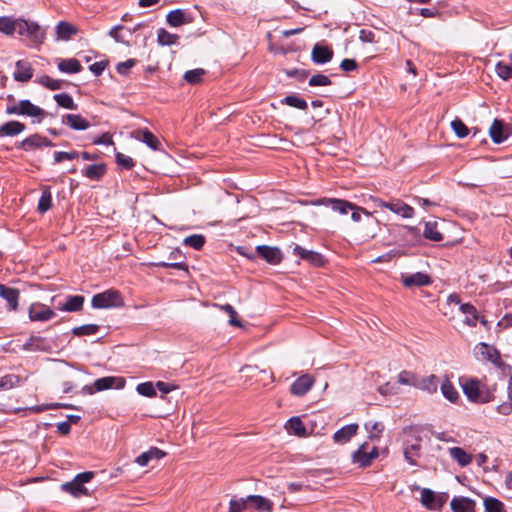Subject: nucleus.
Segmentation results:
<instances>
[{"label":"nucleus","mask_w":512,"mask_h":512,"mask_svg":"<svg viewBox=\"0 0 512 512\" xmlns=\"http://www.w3.org/2000/svg\"><path fill=\"white\" fill-rule=\"evenodd\" d=\"M461 386L464 394L471 402L487 403L492 400V392L482 380L463 378Z\"/></svg>","instance_id":"nucleus-1"},{"label":"nucleus","mask_w":512,"mask_h":512,"mask_svg":"<svg viewBox=\"0 0 512 512\" xmlns=\"http://www.w3.org/2000/svg\"><path fill=\"white\" fill-rule=\"evenodd\" d=\"M7 114L22 115L32 118V123H40L47 113L42 108L34 105L30 100H20L9 103L6 107Z\"/></svg>","instance_id":"nucleus-2"},{"label":"nucleus","mask_w":512,"mask_h":512,"mask_svg":"<svg viewBox=\"0 0 512 512\" xmlns=\"http://www.w3.org/2000/svg\"><path fill=\"white\" fill-rule=\"evenodd\" d=\"M25 36L33 45H40L45 39V31L36 23L19 18L18 32Z\"/></svg>","instance_id":"nucleus-3"},{"label":"nucleus","mask_w":512,"mask_h":512,"mask_svg":"<svg viewBox=\"0 0 512 512\" xmlns=\"http://www.w3.org/2000/svg\"><path fill=\"white\" fill-rule=\"evenodd\" d=\"M93 476L94 473L90 471L80 473L76 475L72 481L63 483L61 485V489L64 492L73 495L74 497L88 495L87 488L84 487V484L88 483L93 478Z\"/></svg>","instance_id":"nucleus-4"},{"label":"nucleus","mask_w":512,"mask_h":512,"mask_svg":"<svg viewBox=\"0 0 512 512\" xmlns=\"http://www.w3.org/2000/svg\"><path fill=\"white\" fill-rule=\"evenodd\" d=\"M124 305L121 294L116 290H107L92 298V306L98 309L121 307Z\"/></svg>","instance_id":"nucleus-5"},{"label":"nucleus","mask_w":512,"mask_h":512,"mask_svg":"<svg viewBox=\"0 0 512 512\" xmlns=\"http://www.w3.org/2000/svg\"><path fill=\"white\" fill-rule=\"evenodd\" d=\"M473 355L480 362H491L496 367H501L500 354L493 346L480 342L474 346Z\"/></svg>","instance_id":"nucleus-6"},{"label":"nucleus","mask_w":512,"mask_h":512,"mask_svg":"<svg viewBox=\"0 0 512 512\" xmlns=\"http://www.w3.org/2000/svg\"><path fill=\"white\" fill-rule=\"evenodd\" d=\"M421 438L418 435L411 434L405 441L404 457L410 465H417V458L420 456Z\"/></svg>","instance_id":"nucleus-7"},{"label":"nucleus","mask_w":512,"mask_h":512,"mask_svg":"<svg viewBox=\"0 0 512 512\" xmlns=\"http://www.w3.org/2000/svg\"><path fill=\"white\" fill-rule=\"evenodd\" d=\"M446 496L436 494L429 488L421 489V504L429 510H439L446 501Z\"/></svg>","instance_id":"nucleus-8"},{"label":"nucleus","mask_w":512,"mask_h":512,"mask_svg":"<svg viewBox=\"0 0 512 512\" xmlns=\"http://www.w3.org/2000/svg\"><path fill=\"white\" fill-rule=\"evenodd\" d=\"M378 456V450L375 446L369 449V446L362 444L352 455L354 463L359 464L360 467L370 465L371 461Z\"/></svg>","instance_id":"nucleus-9"},{"label":"nucleus","mask_w":512,"mask_h":512,"mask_svg":"<svg viewBox=\"0 0 512 512\" xmlns=\"http://www.w3.org/2000/svg\"><path fill=\"white\" fill-rule=\"evenodd\" d=\"M55 312L48 306L39 302L31 304L29 308V318L32 321L45 322L52 319Z\"/></svg>","instance_id":"nucleus-10"},{"label":"nucleus","mask_w":512,"mask_h":512,"mask_svg":"<svg viewBox=\"0 0 512 512\" xmlns=\"http://www.w3.org/2000/svg\"><path fill=\"white\" fill-rule=\"evenodd\" d=\"M314 204L331 206L333 211L342 215H346L351 208H354V203L337 198H322L315 201Z\"/></svg>","instance_id":"nucleus-11"},{"label":"nucleus","mask_w":512,"mask_h":512,"mask_svg":"<svg viewBox=\"0 0 512 512\" xmlns=\"http://www.w3.org/2000/svg\"><path fill=\"white\" fill-rule=\"evenodd\" d=\"M315 379L309 374L298 377L291 385L290 392L295 396H304L314 385Z\"/></svg>","instance_id":"nucleus-12"},{"label":"nucleus","mask_w":512,"mask_h":512,"mask_svg":"<svg viewBox=\"0 0 512 512\" xmlns=\"http://www.w3.org/2000/svg\"><path fill=\"white\" fill-rule=\"evenodd\" d=\"M333 58V50L328 45L317 43L311 52V59L315 64H326Z\"/></svg>","instance_id":"nucleus-13"},{"label":"nucleus","mask_w":512,"mask_h":512,"mask_svg":"<svg viewBox=\"0 0 512 512\" xmlns=\"http://www.w3.org/2000/svg\"><path fill=\"white\" fill-rule=\"evenodd\" d=\"M0 297L7 302V309L9 311H16L18 309L19 290L0 284Z\"/></svg>","instance_id":"nucleus-14"},{"label":"nucleus","mask_w":512,"mask_h":512,"mask_svg":"<svg viewBox=\"0 0 512 512\" xmlns=\"http://www.w3.org/2000/svg\"><path fill=\"white\" fill-rule=\"evenodd\" d=\"M350 211H352L351 219L354 222H359L362 218V214L366 215L370 219V224L372 225V227L367 232V236L369 238H374L377 234L378 220L375 218H372V213L362 207L355 205V204H354V208H351Z\"/></svg>","instance_id":"nucleus-15"},{"label":"nucleus","mask_w":512,"mask_h":512,"mask_svg":"<svg viewBox=\"0 0 512 512\" xmlns=\"http://www.w3.org/2000/svg\"><path fill=\"white\" fill-rule=\"evenodd\" d=\"M257 254L265 259L268 263L276 265L282 260V253L280 249L267 245H259L256 247Z\"/></svg>","instance_id":"nucleus-16"},{"label":"nucleus","mask_w":512,"mask_h":512,"mask_svg":"<svg viewBox=\"0 0 512 512\" xmlns=\"http://www.w3.org/2000/svg\"><path fill=\"white\" fill-rule=\"evenodd\" d=\"M293 252L295 255L299 256L301 259L309 262L314 266H321L324 264L322 255L315 251L305 249L299 245H295Z\"/></svg>","instance_id":"nucleus-17"},{"label":"nucleus","mask_w":512,"mask_h":512,"mask_svg":"<svg viewBox=\"0 0 512 512\" xmlns=\"http://www.w3.org/2000/svg\"><path fill=\"white\" fill-rule=\"evenodd\" d=\"M387 209L406 219L412 218L415 213L413 207L400 199H392L391 201H388Z\"/></svg>","instance_id":"nucleus-18"},{"label":"nucleus","mask_w":512,"mask_h":512,"mask_svg":"<svg viewBox=\"0 0 512 512\" xmlns=\"http://www.w3.org/2000/svg\"><path fill=\"white\" fill-rule=\"evenodd\" d=\"M125 380L122 377H103L95 380L93 387L96 391H103L115 387L117 389L123 388Z\"/></svg>","instance_id":"nucleus-19"},{"label":"nucleus","mask_w":512,"mask_h":512,"mask_svg":"<svg viewBox=\"0 0 512 512\" xmlns=\"http://www.w3.org/2000/svg\"><path fill=\"white\" fill-rule=\"evenodd\" d=\"M13 77L18 82H27L33 77V68L26 60H18Z\"/></svg>","instance_id":"nucleus-20"},{"label":"nucleus","mask_w":512,"mask_h":512,"mask_svg":"<svg viewBox=\"0 0 512 512\" xmlns=\"http://www.w3.org/2000/svg\"><path fill=\"white\" fill-rule=\"evenodd\" d=\"M169 259L173 262H159L157 265L164 268H174L178 270L188 271L187 264L183 261L184 256L179 249L173 250L169 254Z\"/></svg>","instance_id":"nucleus-21"},{"label":"nucleus","mask_w":512,"mask_h":512,"mask_svg":"<svg viewBox=\"0 0 512 512\" xmlns=\"http://www.w3.org/2000/svg\"><path fill=\"white\" fill-rule=\"evenodd\" d=\"M450 506L453 512H475V502L467 497H454Z\"/></svg>","instance_id":"nucleus-22"},{"label":"nucleus","mask_w":512,"mask_h":512,"mask_svg":"<svg viewBox=\"0 0 512 512\" xmlns=\"http://www.w3.org/2000/svg\"><path fill=\"white\" fill-rule=\"evenodd\" d=\"M166 455V453L164 451H162L161 449L157 448V447H151L148 451H145L143 452L142 454H140L135 462L139 465V466H146L148 465V463L151 461V460H160L162 459L164 456Z\"/></svg>","instance_id":"nucleus-23"},{"label":"nucleus","mask_w":512,"mask_h":512,"mask_svg":"<svg viewBox=\"0 0 512 512\" xmlns=\"http://www.w3.org/2000/svg\"><path fill=\"white\" fill-rule=\"evenodd\" d=\"M402 282L405 287H420L430 284V277L425 273L417 272L411 275L403 276Z\"/></svg>","instance_id":"nucleus-24"},{"label":"nucleus","mask_w":512,"mask_h":512,"mask_svg":"<svg viewBox=\"0 0 512 512\" xmlns=\"http://www.w3.org/2000/svg\"><path fill=\"white\" fill-rule=\"evenodd\" d=\"M357 429V424L346 425L334 433L333 439L336 443H346L356 435Z\"/></svg>","instance_id":"nucleus-25"},{"label":"nucleus","mask_w":512,"mask_h":512,"mask_svg":"<svg viewBox=\"0 0 512 512\" xmlns=\"http://www.w3.org/2000/svg\"><path fill=\"white\" fill-rule=\"evenodd\" d=\"M107 171L106 164L98 163L87 166L83 171V175L92 181L100 180Z\"/></svg>","instance_id":"nucleus-26"},{"label":"nucleus","mask_w":512,"mask_h":512,"mask_svg":"<svg viewBox=\"0 0 512 512\" xmlns=\"http://www.w3.org/2000/svg\"><path fill=\"white\" fill-rule=\"evenodd\" d=\"M415 388L426 391L428 393H435L438 388L437 377L433 374L423 378H419L417 376Z\"/></svg>","instance_id":"nucleus-27"},{"label":"nucleus","mask_w":512,"mask_h":512,"mask_svg":"<svg viewBox=\"0 0 512 512\" xmlns=\"http://www.w3.org/2000/svg\"><path fill=\"white\" fill-rule=\"evenodd\" d=\"M58 69L67 74H75L82 71V65L76 58L62 59L58 63Z\"/></svg>","instance_id":"nucleus-28"},{"label":"nucleus","mask_w":512,"mask_h":512,"mask_svg":"<svg viewBox=\"0 0 512 512\" xmlns=\"http://www.w3.org/2000/svg\"><path fill=\"white\" fill-rule=\"evenodd\" d=\"M248 502H251L253 507L259 511L271 512L273 510V502L261 495L247 496Z\"/></svg>","instance_id":"nucleus-29"},{"label":"nucleus","mask_w":512,"mask_h":512,"mask_svg":"<svg viewBox=\"0 0 512 512\" xmlns=\"http://www.w3.org/2000/svg\"><path fill=\"white\" fill-rule=\"evenodd\" d=\"M449 454L461 467H466L472 462V456L461 447H452Z\"/></svg>","instance_id":"nucleus-30"},{"label":"nucleus","mask_w":512,"mask_h":512,"mask_svg":"<svg viewBox=\"0 0 512 512\" xmlns=\"http://www.w3.org/2000/svg\"><path fill=\"white\" fill-rule=\"evenodd\" d=\"M76 33V27L66 21H60L56 26V34L58 39L69 40Z\"/></svg>","instance_id":"nucleus-31"},{"label":"nucleus","mask_w":512,"mask_h":512,"mask_svg":"<svg viewBox=\"0 0 512 512\" xmlns=\"http://www.w3.org/2000/svg\"><path fill=\"white\" fill-rule=\"evenodd\" d=\"M19 19L8 16H0V32L6 35H12L18 32Z\"/></svg>","instance_id":"nucleus-32"},{"label":"nucleus","mask_w":512,"mask_h":512,"mask_svg":"<svg viewBox=\"0 0 512 512\" xmlns=\"http://www.w3.org/2000/svg\"><path fill=\"white\" fill-rule=\"evenodd\" d=\"M157 42L161 46L176 45L179 42V36L168 32L164 28H160L157 31Z\"/></svg>","instance_id":"nucleus-33"},{"label":"nucleus","mask_w":512,"mask_h":512,"mask_svg":"<svg viewBox=\"0 0 512 512\" xmlns=\"http://www.w3.org/2000/svg\"><path fill=\"white\" fill-rule=\"evenodd\" d=\"M285 427L290 434L306 436L305 425L299 417H292L289 419Z\"/></svg>","instance_id":"nucleus-34"},{"label":"nucleus","mask_w":512,"mask_h":512,"mask_svg":"<svg viewBox=\"0 0 512 512\" xmlns=\"http://www.w3.org/2000/svg\"><path fill=\"white\" fill-rule=\"evenodd\" d=\"M84 304V297L81 295L69 296L66 303L59 309L68 312L80 311Z\"/></svg>","instance_id":"nucleus-35"},{"label":"nucleus","mask_w":512,"mask_h":512,"mask_svg":"<svg viewBox=\"0 0 512 512\" xmlns=\"http://www.w3.org/2000/svg\"><path fill=\"white\" fill-rule=\"evenodd\" d=\"M62 123L70 128H88L89 122L80 115L67 114L63 116Z\"/></svg>","instance_id":"nucleus-36"},{"label":"nucleus","mask_w":512,"mask_h":512,"mask_svg":"<svg viewBox=\"0 0 512 512\" xmlns=\"http://www.w3.org/2000/svg\"><path fill=\"white\" fill-rule=\"evenodd\" d=\"M137 139L143 141L148 147L153 150L161 149V142L153 133L149 130H143L139 135L135 136Z\"/></svg>","instance_id":"nucleus-37"},{"label":"nucleus","mask_w":512,"mask_h":512,"mask_svg":"<svg viewBox=\"0 0 512 512\" xmlns=\"http://www.w3.org/2000/svg\"><path fill=\"white\" fill-rule=\"evenodd\" d=\"M437 222H426L423 235L426 239L439 242L443 239L442 233L438 230Z\"/></svg>","instance_id":"nucleus-38"},{"label":"nucleus","mask_w":512,"mask_h":512,"mask_svg":"<svg viewBox=\"0 0 512 512\" xmlns=\"http://www.w3.org/2000/svg\"><path fill=\"white\" fill-rule=\"evenodd\" d=\"M167 23L172 27H179L186 23L185 12L181 9H175L168 13L166 17Z\"/></svg>","instance_id":"nucleus-39"},{"label":"nucleus","mask_w":512,"mask_h":512,"mask_svg":"<svg viewBox=\"0 0 512 512\" xmlns=\"http://www.w3.org/2000/svg\"><path fill=\"white\" fill-rule=\"evenodd\" d=\"M47 145H50V143L45 138L41 137L38 134H34V135L30 136L22 142V147L25 150H31L34 148L47 146Z\"/></svg>","instance_id":"nucleus-40"},{"label":"nucleus","mask_w":512,"mask_h":512,"mask_svg":"<svg viewBox=\"0 0 512 512\" xmlns=\"http://www.w3.org/2000/svg\"><path fill=\"white\" fill-rule=\"evenodd\" d=\"M460 310L465 314L464 323L469 326H475L478 318L475 307L470 304H462Z\"/></svg>","instance_id":"nucleus-41"},{"label":"nucleus","mask_w":512,"mask_h":512,"mask_svg":"<svg viewBox=\"0 0 512 512\" xmlns=\"http://www.w3.org/2000/svg\"><path fill=\"white\" fill-rule=\"evenodd\" d=\"M53 98L58 106L70 110H77V104L74 103L73 98L68 93L55 94Z\"/></svg>","instance_id":"nucleus-42"},{"label":"nucleus","mask_w":512,"mask_h":512,"mask_svg":"<svg viewBox=\"0 0 512 512\" xmlns=\"http://www.w3.org/2000/svg\"><path fill=\"white\" fill-rule=\"evenodd\" d=\"M52 195L49 188H45L38 202V211L43 214L51 208Z\"/></svg>","instance_id":"nucleus-43"},{"label":"nucleus","mask_w":512,"mask_h":512,"mask_svg":"<svg viewBox=\"0 0 512 512\" xmlns=\"http://www.w3.org/2000/svg\"><path fill=\"white\" fill-rule=\"evenodd\" d=\"M36 82L45 86L46 88L50 90H59L62 88V80H56L51 78L48 75L40 76L36 79Z\"/></svg>","instance_id":"nucleus-44"},{"label":"nucleus","mask_w":512,"mask_h":512,"mask_svg":"<svg viewBox=\"0 0 512 512\" xmlns=\"http://www.w3.org/2000/svg\"><path fill=\"white\" fill-rule=\"evenodd\" d=\"M282 103L300 109V110H306L308 107V104L306 100L303 98L298 97L297 95H288L283 100Z\"/></svg>","instance_id":"nucleus-45"},{"label":"nucleus","mask_w":512,"mask_h":512,"mask_svg":"<svg viewBox=\"0 0 512 512\" xmlns=\"http://www.w3.org/2000/svg\"><path fill=\"white\" fill-rule=\"evenodd\" d=\"M205 73V70L202 68L188 70L184 74V79L189 84H198L201 82L202 77L205 75Z\"/></svg>","instance_id":"nucleus-46"},{"label":"nucleus","mask_w":512,"mask_h":512,"mask_svg":"<svg viewBox=\"0 0 512 512\" xmlns=\"http://www.w3.org/2000/svg\"><path fill=\"white\" fill-rule=\"evenodd\" d=\"M441 392L443 396L451 402L458 398V392L449 380L443 381L441 384Z\"/></svg>","instance_id":"nucleus-47"},{"label":"nucleus","mask_w":512,"mask_h":512,"mask_svg":"<svg viewBox=\"0 0 512 512\" xmlns=\"http://www.w3.org/2000/svg\"><path fill=\"white\" fill-rule=\"evenodd\" d=\"M183 244L196 250H200L205 244V237L201 234H193L183 240Z\"/></svg>","instance_id":"nucleus-48"},{"label":"nucleus","mask_w":512,"mask_h":512,"mask_svg":"<svg viewBox=\"0 0 512 512\" xmlns=\"http://www.w3.org/2000/svg\"><path fill=\"white\" fill-rule=\"evenodd\" d=\"M397 380L401 385L416 387L417 375L410 371H402L399 373Z\"/></svg>","instance_id":"nucleus-49"},{"label":"nucleus","mask_w":512,"mask_h":512,"mask_svg":"<svg viewBox=\"0 0 512 512\" xmlns=\"http://www.w3.org/2000/svg\"><path fill=\"white\" fill-rule=\"evenodd\" d=\"M99 326L96 324H86L72 329V333L76 336L93 335L97 333Z\"/></svg>","instance_id":"nucleus-50"},{"label":"nucleus","mask_w":512,"mask_h":512,"mask_svg":"<svg viewBox=\"0 0 512 512\" xmlns=\"http://www.w3.org/2000/svg\"><path fill=\"white\" fill-rule=\"evenodd\" d=\"M214 306L225 311L229 315V317H230L229 324L230 325L242 326L241 322L237 318V312L235 311V309L233 308L232 305H230V304H225V305L215 304Z\"/></svg>","instance_id":"nucleus-51"},{"label":"nucleus","mask_w":512,"mask_h":512,"mask_svg":"<svg viewBox=\"0 0 512 512\" xmlns=\"http://www.w3.org/2000/svg\"><path fill=\"white\" fill-rule=\"evenodd\" d=\"M484 507L486 512H503V503L494 497L484 499Z\"/></svg>","instance_id":"nucleus-52"},{"label":"nucleus","mask_w":512,"mask_h":512,"mask_svg":"<svg viewBox=\"0 0 512 512\" xmlns=\"http://www.w3.org/2000/svg\"><path fill=\"white\" fill-rule=\"evenodd\" d=\"M116 163L122 169H132L135 166V161L128 155H125L121 152H117L115 154Z\"/></svg>","instance_id":"nucleus-53"},{"label":"nucleus","mask_w":512,"mask_h":512,"mask_svg":"<svg viewBox=\"0 0 512 512\" xmlns=\"http://www.w3.org/2000/svg\"><path fill=\"white\" fill-rule=\"evenodd\" d=\"M253 144L261 147L276 148L277 139L275 136L271 137L270 135L262 134L255 140Z\"/></svg>","instance_id":"nucleus-54"},{"label":"nucleus","mask_w":512,"mask_h":512,"mask_svg":"<svg viewBox=\"0 0 512 512\" xmlns=\"http://www.w3.org/2000/svg\"><path fill=\"white\" fill-rule=\"evenodd\" d=\"M137 392L146 397H154L156 395V388L152 382H144L137 385Z\"/></svg>","instance_id":"nucleus-55"},{"label":"nucleus","mask_w":512,"mask_h":512,"mask_svg":"<svg viewBox=\"0 0 512 512\" xmlns=\"http://www.w3.org/2000/svg\"><path fill=\"white\" fill-rule=\"evenodd\" d=\"M495 71L497 75L503 80L512 78V66L509 64H503L502 62H499L495 67Z\"/></svg>","instance_id":"nucleus-56"},{"label":"nucleus","mask_w":512,"mask_h":512,"mask_svg":"<svg viewBox=\"0 0 512 512\" xmlns=\"http://www.w3.org/2000/svg\"><path fill=\"white\" fill-rule=\"evenodd\" d=\"M19 382V378L16 375H5L0 378V390H9L13 388Z\"/></svg>","instance_id":"nucleus-57"},{"label":"nucleus","mask_w":512,"mask_h":512,"mask_svg":"<svg viewBox=\"0 0 512 512\" xmlns=\"http://www.w3.org/2000/svg\"><path fill=\"white\" fill-rule=\"evenodd\" d=\"M331 84H332L331 79L328 76L323 75V74L313 75L309 79L310 86H329Z\"/></svg>","instance_id":"nucleus-58"},{"label":"nucleus","mask_w":512,"mask_h":512,"mask_svg":"<svg viewBox=\"0 0 512 512\" xmlns=\"http://www.w3.org/2000/svg\"><path fill=\"white\" fill-rule=\"evenodd\" d=\"M247 498L231 499L229 503V512H242L247 508Z\"/></svg>","instance_id":"nucleus-59"},{"label":"nucleus","mask_w":512,"mask_h":512,"mask_svg":"<svg viewBox=\"0 0 512 512\" xmlns=\"http://www.w3.org/2000/svg\"><path fill=\"white\" fill-rule=\"evenodd\" d=\"M365 428L369 432L370 438H379L383 431V425L380 422L366 423Z\"/></svg>","instance_id":"nucleus-60"},{"label":"nucleus","mask_w":512,"mask_h":512,"mask_svg":"<svg viewBox=\"0 0 512 512\" xmlns=\"http://www.w3.org/2000/svg\"><path fill=\"white\" fill-rule=\"evenodd\" d=\"M78 157H79V153L76 151H71V152L57 151L54 153L55 163H60L63 160H73Z\"/></svg>","instance_id":"nucleus-61"},{"label":"nucleus","mask_w":512,"mask_h":512,"mask_svg":"<svg viewBox=\"0 0 512 512\" xmlns=\"http://www.w3.org/2000/svg\"><path fill=\"white\" fill-rule=\"evenodd\" d=\"M135 64H136V60L135 59H128V60H126L124 62L118 63L117 67H116V70L121 75H127L129 69L134 67Z\"/></svg>","instance_id":"nucleus-62"},{"label":"nucleus","mask_w":512,"mask_h":512,"mask_svg":"<svg viewBox=\"0 0 512 512\" xmlns=\"http://www.w3.org/2000/svg\"><path fill=\"white\" fill-rule=\"evenodd\" d=\"M359 39L364 43H375V34L371 30L361 29L359 32Z\"/></svg>","instance_id":"nucleus-63"},{"label":"nucleus","mask_w":512,"mask_h":512,"mask_svg":"<svg viewBox=\"0 0 512 512\" xmlns=\"http://www.w3.org/2000/svg\"><path fill=\"white\" fill-rule=\"evenodd\" d=\"M340 68L345 72H351L358 68V64L354 59H343L340 63Z\"/></svg>","instance_id":"nucleus-64"}]
</instances>
